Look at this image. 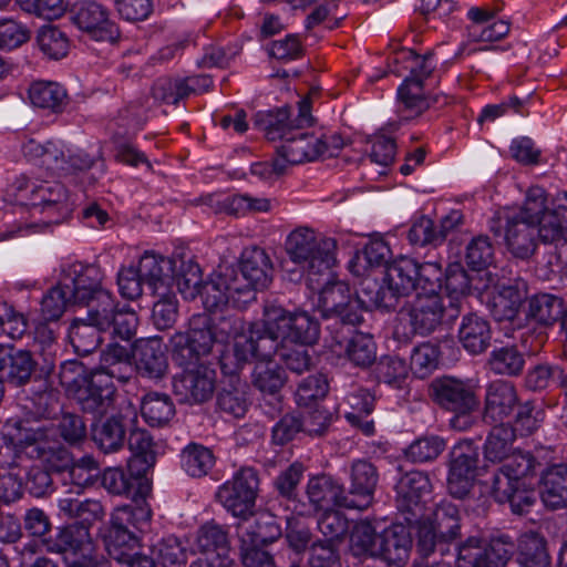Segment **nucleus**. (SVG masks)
Wrapping results in <instances>:
<instances>
[{
  "instance_id": "c9c22d12",
  "label": "nucleus",
  "mask_w": 567,
  "mask_h": 567,
  "mask_svg": "<svg viewBox=\"0 0 567 567\" xmlns=\"http://www.w3.org/2000/svg\"><path fill=\"white\" fill-rule=\"evenodd\" d=\"M133 353L126 346L110 343L101 352L100 364L93 372L106 374L111 381L128 382L135 374Z\"/></svg>"
},
{
  "instance_id": "603ef678",
  "label": "nucleus",
  "mask_w": 567,
  "mask_h": 567,
  "mask_svg": "<svg viewBox=\"0 0 567 567\" xmlns=\"http://www.w3.org/2000/svg\"><path fill=\"white\" fill-rule=\"evenodd\" d=\"M104 331L93 327L83 317H76L69 327V339L79 355L85 357L94 352L102 342L101 334Z\"/></svg>"
},
{
  "instance_id": "393cba45",
  "label": "nucleus",
  "mask_w": 567,
  "mask_h": 567,
  "mask_svg": "<svg viewBox=\"0 0 567 567\" xmlns=\"http://www.w3.org/2000/svg\"><path fill=\"white\" fill-rule=\"evenodd\" d=\"M116 388L103 373L91 372L90 381L74 395L80 409L85 413L102 416L115 404Z\"/></svg>"
},
{
  "instance_id": "37998d69",
  "label": "nucleus",
  "mask_w": 567,
  "mask_h": 567,
  "mask_svg": "<svg viewBox=\"0 0 567 567\" xmlns=\"http://www.w3.org/2000/svg\"><path fill=\"white\" fill-rule=\"evenodd\" d=\"M540 498L546 507L558 509L567 504V465L550 466L542 476L539 491Z\"/></svg>"
},
{
  "instance_id": "052dcab7",
  "label": "nucleus",
  "mask_w": 567,
  "mask_h": 567,
  "mask_svg": "<svg viewBox=\"0 0 567 567\" xmlns=\"http://www.w3.org/2000/svg\"><path fill=\"white\" fill-rule=\"evenodd\" d=\"M379 534L369 522L357 524L350 536V551L354 557L375 560Z\"/></svg>"
},
{
  "instance_id": "aec40b11",
  "label": "nucleus",
  "mask_w": 567,
  "mask_h": 567,
  "mask_svg": "<svg viewBox=\"0 0 567 567\" xmlns=\"http://www.w3.org/2000/svg\"><path fill=\"white\" fill-rule=\"evenodd\" d=\"M349 487L346 488V508L363 511L373 499L379 483L377 466L369 460H354L349 468Z\"/></svg>"
},
{
  "instance_id": "f8f14e48",
  "label": "nucleus",
  "mask_w": 567,
  "mask_h": 567,
  "mask_svg": "<svg viewBox=\"0 0 567 567\" xmlns=\"http://www.w3.org/2000/svg\"><path fill=\"white\" fill-rule=\"evenodd\" d=\"M259 475L252 467H241L231 480L218 487L217 498L236 517L246 518L252 514L259 492Z\"/></svg>"
},
{
  "instance_id": "864d4df0",
  "label": "nucleus",
  "mask_w": 567,
  "mask_h": 567,
  "mask_svg": "<svg viewBox=\"0 0 567 567\" xmlns=\"http://www.w3.org/2000/svg\"><path fill=\"white\" fill-rule=\"evenodd\" d=\"M118 306L116 298L110 290L102 291L100 296L82 306L86 308V313L83 318L97 329H102L105 332L111 331L114 313Z\"/></svg>"
},
{
  "instance_id": "338daca9",
  "label": "nucleus",
  "mask_w": 567,
  "mask_h": 567,
  "mask_svg": "<svg viewBox=\"0 0 567 567\" xmlns=\"http://www.w3.org/2000/svg\"><path fill=\"white\" fill-rule=\"evenodd\" d=\"M37 42L43 54L53 60L64 58L70 49L66 34L53 25L42 27L38 32Z\"/></svg>"
},
{
  "instance_id": "de8ad7c7",
  "label": "nucleus",
  "mask_w": 567,
  "mask_h": 567,
  "mask_svg": "<svg viewBox=\"0 0 567 567\" xmlns=\"http://www.w3.org/2000/svg\"><path fill=\"white\" fill-rule=\"evenodd\" d=\"M518 561L522 567H549L550 556L547 540L537 532H526L517 543Z\"/></svg>"
},
{
  "instance_id": "7ed1b4c3",
  "label": "nucleus",
  "mask_w": 567,
  "mask_h": 567,
  "mask_svg": "<svg viewBox=\"0 0 567 567\" xmlns=\"http://www.w3.org/2000/svg\"><path fill=\"white\" fill-rule=\"evenodd\" d=\"M285 249L290 260L307 272L309 287L320 284L317 276L329 277L336 259L337 241L330 237H317L312 228L302 226L292 230L286 238Z\"/></svg>"
},
{
  "instance_id": "774afa93",
  "label": "nucleus",
  "mask_w": 567,
  "mask_h": 567,
  "mask_svg": "<svg viewBox=\"0 0 567 567\" xmlns=\"http://www.w3.org/2000/svg\"><path fill=\"white\" fill-rule=\"evenodd\" d=\"M495 259L494 246L486 235L474 237L466 246V265L475 271H482L493 265Z\"/></svg>"
},
{
  "instance_id": "9b49d317",
  "label": "nucleus",
  "mask_w": 567,
  "mask_h": 567,
  "mask_svg": "<svg viewBox=\"0 0 567 567\" xmlns=\"http://www.w3.org/2000/svg\"><path fill=\"white\" fill-rule=\"evenodd\" d=\"M516 549L513 538L505 534L491 538L487 544L477 536H471L460 546H454L457 567H505Z\"/></svg>"
},
{
  "instance_id": "72a5a7b5",
  "label": "nucleus",
  "mask_w": 567,
  "mask_h": 567,
  "mask_svg": "<svg viewBox=\"0 0 567 567\" xmlns=\"http://www.w3.org/2000/svg\"><path fill=\"white\" fill-rule=\"evenodd\" d=\"M133 358L137 371L150 379H161L168 368L165 349L158 338L140 340L135 344Z\"/></svg>"
},
{
  "instance_id": "a211bd4d",
  "label": "nucleus",
  "mask_w": 567,
  "mask_h": 567,
  "mask_svg": "<svg viewBox=\"0 0 567 567\" xmlns=\"http://www.w3.org/2000/svg\"><path fill=\"white\" fill-rule=\"evenodd\" d=\"M255 360L258 362L251 373V383L264 395L260 403L261 410L274 419L282 410L280 391L287 381V374L282 367L271 361V358Z\"/></svg>"
},
{
  "instance_id": "1a4fd4ad",
  "label": "nucleus",
  "mask_w": 567,
  "mask_h": 567,
  "mask_svg": "<svg viewBox=\"0 0 567 567\" xmlns=\"http://www.w3.org/2000/svg\"><path fill=\"white\" fill-rule=\"evenodd\" d=\"M445 305L440 293H417L413 300L406 302L400 310V320L410 324L411 334L422 337L434 332L444 319L453 321L460 315L458 306L450 300Z\"/></svg>"
},
{
  "instance_id": "c03bdc74",
  "label": "nucleus",
  "mask_w": 567,
  "mask_h": 567,
  "mask_svg": "<svg viewBox=\"0 0 567 567\" xmlns=\"http://www.w3.org/2000/svg\"><path fill=\"white\" fill-rule=\"evenodd\" d=\"M141 414L152 427L167 425L176 414L175 404L167 393L151 391L141 400Z\"/></svg>"
},
{
  "instance_id": "20e7f679",
  "label": "nucleus",
  "mask_w": 567,
  "mask_h": 567,
  "mask_svg": "<svg viewBox=\"0 0 567 567\" xmlns=\"http://www.w3.org/2000/svg\"><path fill=\"white\" fill-rule=\"evenodd\" d=\"M152 511L147 504L123 505L111 515L110 527L104 537L109 556L122 563L136 554L141 547V533L150 525Z\"/></svg>"
},
{
  "instance_id": "f257e3e1",
  "label": "nucleus",
  "mask_w": 567,
  "mask_h": 567,
  "mask_svg": "<svg viewBox=\"0 0 567 567\" xmlns=\"http://www.w3.org/2000/svg\"><path fill=\"white\" fill-rule=\"evenodd\" d=\"M245 331L244 319L235 313H196L188 322L186 331H178L169 339L172 360L181 364L194 363L198 358L208 357L215 343L249 337Z\"/></svg>"
},
{
  "instance_id": "ea45409f",
  "label": "nucleus",
  "mask_w": 567,
  "mask_h": 567,
  "mask_svg": "<svg viewBox=\"0 0 567 567\" xmlns=\"http://www.w3.org/2000/svg\"><path fill=\"white\" fill-rule=\"evenodd\" d=\"M240 542L250 546H266L281 536V528L275 516L261 513L252 520L248 517L238 526Z\"/></svg>"
},
{
  "instance_id": "b1692460",
  "label": "nucleus",
  "mask_w": 567,
  "mask_h": 567,
  "mask_svg": "<svg viewBox=\"0 0 567 567\" xmlns=\"http://www.w3.org/2000/svg\"><path fill=\"white\" fill-rule=\"evenodd\" d=\"M478 464V453L471 445L455 446L451 452L447 488L456 498L465 497L473 485Z\"/></svg>"
},
{
  "instance_id": "ddd939ff",
  "label": "nucleus",
  "mask_w": 567,
  "mask_h": 567,
  "mask_svg": "<svg viewBox=\"0 0 567 567\" xmlns=\"http://www.w3.org/2000/svg\"><path fill=\"white\" fill-rule=\"evenodd\" d=\"M2 440L16 457L25 456L31 460L45 456L44 453L50 451V445H54L51 429L23 421L8 423L3 427Z\"/></svg>"
},
{
  "instance_id": "8fccbe9b",
  "label": "nucleus",
  "mask_w": 567,
  "mask_h": 567,
  "mask_svg": "<svg viewBox=\"0 0 567 567\" xmlns=\"http://www.w3.org/2000/svg\"><path fill=\"white\" fill-rule=\"evenodd\" d=\"M486 364L494 374L517 377L524 370L525 355L514 344L495 347Z\"/></svg>"
},
{
  "instance_id": "f03ea898",
  "label": "nucleus",
  "mask_w": 567,
  "mask_h": 567,
  "mask_svg": "<svg viewBox=\"0 0 567 567\" xmlns=\"http://www.w3.org/2000/svg\"><path fill=\"white\" fill-rule=\"evenodd\" d=\"M292 313L281 306L267 303L262 320L252 322L249 337H241L231 353L219 359L224 374L236 375L251 359H268L279 352V346L288 339Z\"/></svg>"
},
{
  "instance_id": "09e8293b",
  "label": "nucleus",
  "mask_w": 567,
  "mask_h": 567,
  "mask_svg": "<svg viewBox=\"0 0 567 567\" xmlns=\"http://www.w3.org/2000/svg\"><path fill=\"white\" fill-rule=\"evenodd\" d=\"M128 447L132 452L128 467L146 475L156 462L152 435L144 429L133 430L128 436Z\"/></svg>"
},
{
  "instance_id": "0eeeda50",
  "label": "nucleus",
  "mask_w": 567,
  "mask_h": 567,
  "mask_svg": "<svg viewBox=\"0 0 567 567\" xmlns=\"http://www.w3.org/2000/svg\"><path fill=\"white\" fill-rule=\"evenodd\" d=\"M318 284L311 290L318 291V309L321 317L326 320H333L332 323L327 326V330L331 334L334 330L344 327H355L362 322V311L359 307V301L354 300L351 296L350 287L342 281H331V269H329V277L317 276Z\"/></svg>"
},
{
  "instance_id": "2eb2a0df",
  "label": "nucleus",
  "mask_w": 567,
  "mask_h": 567,
  "mask_svg": "<svg viewBox=\"0 0 567 567\" xmlns=\"http://www.w3.org/2000/svg\"><path fill=\"white\" fill-rule=\"evenodd\" d=\"M137 422V410L130 400H123L118 411L91 425V439L103 453H115L123 449L126 427Z\"/></svg>"
},
{
  "instance_id": "69168bd1",
  "label": "nucleus",
  "mask_w": 567,
  "mask_h": 567,
  "mask_svg": "<svg viewBox=\"0 0 567 567\" xmlns=\"http://www.w3.org/2000/svg\"><path fill=\"white\" fill-rule=\"evenodd\" d=\"M512 425L514 435L529 436L536 432L544 421V411L532 401L518 403Z\"/></svg>"
},
{
  "instance_id": "e2e57ef3",
  "label": "nucleus",
  "mask_w": 567,
  "mask_h": 567,
  "mask_svg": "<svg viewBox=\"0 0 567 567\" xmlns=\"http://www.w3.org/2000/svg\"><path fill=\"white\" fill-rule=\"evenodd\" d=\"M152 553L163 567H184L188 559V549L176 536H167L156 543Z\"/></svg>"
},
{
  "instance_id": "c756f323",
  "label": "nucleus",
  "mask_w": 567,
  "mask_h": 567,
  "mask_svg": "<svg viewBox=\"0 0 567 567\" xmlns=\"http://www.w3.org/2000/svg\"><path fill=\"white\" fill-rule=\"evenodd\" d=\"M539 239L537 227L533 221L506 216L504 243L512 257L529 260L536 252Z\"/></svg>"
},
{
  "instance_id": "f704fd0d",
  "label": "nucleus",
  "mask_w": 567,
  "mask_h": 567,
  "mask_svg": "<svg viewBox=\"0 0 567 567\" xmlns=\"http://www.w3.org/2000/svg\"><path fill=\"white\" fill-rule=\"evenodd\" d=\"M457 338L470 354H481L491 346V324L484 317L468 312L462 317Z\"/></svg>"
},
{
  "instance_id": "473e14b6",
  "label": "nucleus",
  "mask_w": 567,
  "mask_h": 567,
  "mask_svg": "<svg viewBox=\"0 0 567 567\" xmlns=\"http://www.w3.org/2000/svg\"><path fill=\"white\" fill-rule=\"evenodd\" d=\"M353 327H344L334 330L331 334L338 346L346 343V354L351 363L360 368L371 365L377 358V344L370 334L354 332L351 337Z\"/></svg>"
},
{
  "instance_id": "4be33fe9",
  "label": "nucleus",
  "mask_w": 567,
  "mask_h": 567,
  "mask_svg": "<svg viewBox=\"0 0 567 567\" xmlns=\"http://www.w3.org/2000/svg\"><path fill=\"white\" fill-rule=\"evenodd\" d=\"M102 486L113 495L125 496L133 506L146 503L151 493V483L146 475L138 474L136 470L124 471L120 467L106 468L101 478Z\"/></svg>"
},
{
  "instance_id": "7c9ffc66",
  "label": "nucleus",
  "mask_w": 567,
  "mask_h": 567,
  "mask_svg": "<svg viewBox=\"0 0 567 567\" xmlns=\"http://www.w3.org/2000/svg\"><path fill=\"white\" fill-rule=\"evenodd\" d=\"M412 539L403 525H392L379 534L375 560L378 565L390 567L403 566L409 558Z\"/></svg>"
},
{
  "instance_id": "39448f33",
  "label": "nucleus",
  "mask_w": 567,
  "mask_h": 567,
  "mask_svg": "<svg viewBox=\"0 0 567 567\" xmlns=\"http://www.w3.org/2000/svg\"><path fill=\"white\" fill-rule=\"evenodd\" d=\"M460 532L461 513L458 507L450 501H442L419 522L417 550L424 558L436 554L441 557H453L451 547L460 536Z\"/></svg>"
},
{
  "instance_id": "9d476101",
  "label": "nucleus",
  "mask_w": 567,
  "mask_h": 567,
  "mask_svg": "<svg viewBox=\"0 0 567 567\" xmlns=\"http://www.w3.org/2000/svg\"><path fill=\"white\" fill-rule=\"evenodd\" d=\"M49 551L62 554L66 567H107V560L96 554L90 529L85 524H69L47 540Z\"/></svg>"
},
{
  "instance_id": "3c124183",
  "label": "nucleus",
  "mask_w": 567,
  "mask_h": 567,
  "mask_svg": "<svg viewBox=\"0 0 567 567\" xmlns=\"http://www.w3.org/2000/svg\"><path fill=\"white\" fill-rule=\"evenodd\" d=\"M515 439L509 422L494 423L483 446L485 460L493 463L503 462L511 454Z\"/></svg>"
},
{
  "instance_id": "bb28decb",
  "label": "nucleus",
  "mask_w": 567,
  "mask_h": 567,
  "mask_svg": "<svg viewBox=\"0 0 567 567\" xmlns=\"http://www.w3.org/2000/svg\"><path fill=\"white\" fill-rule=\"evenodd\" d=\"M518 404V394L512 382L495 380L486 385L483 421L487 424L505 423Z\"/></svg>"
},
{
  "instance_id": "dca6fc26",
  "label": "nucleus",
  "mask_w": 567,
  "mask_h": 567,
  "mask_svg": "<svg viewBox=\"0 0 567 567\" xmlns=\"http://www.w3.org/2000/svg\"><path fill=\"white\" fill-rule=\"evenodd\" d=\"M296 121V130L281 141L282 144L278 151L280 158L285 161L287 169L306 161L318 158V152L312 147L313 135L302 131L313 123L311 106L308 100L303 99L298 103Z\"/></svg>"
},
{
  "instance_id": "bf43d9fd",
  "label": "nucleus",
  "mask_w": 567,
  "mask_h": 567,
  "mask_svg": "<svg viewBox=\"0 0 567 567\" xmlns=\"http://www.w3.org/2000/svg\"><path fill=\"white\" fill-rule=\"evenodd\" d=\"M374 375L379 383L402 389L409 375V367L398 355H382L375 363Z\"/></svg>"
},
{
  "instance_id": "13d9d810",
  "label": "nucleus",
  "mask_w": 567,
  "mask_h": 567,
  "mask_svg": "<svg viewBox=\"0 0 567 567\" xmlns=\"http://www.w3.org/2000/svg\"><path fill=\"white\" fill-rule=\"evenodd\" d=\"M196 544L203 554L224 557L229 548L228 533L216 522H207L198 528Z\"/></svg>"
},
{
  "instance_id": "6e6d98bb",
  "label": "nucleus",
  "mask_w": 567,
  "mask_h": 567,
  "mask_svg": "<svg viewBox=\"0 0 567 567\" xmlns=\"http://www.w3.org/2000/svg\"><path fill=\"white\" fill-rule=\"evenodd\" d=\"M563 299L550 293H538L529 298L527 318L542 326L554 324L563 313Z\"/></svg>"
},
{
  "instance_id": "c85d7f7f",
  "label": "nucleus",
  "mask_w": 567,
  "mask_h": 567,
  "mask_svg": "<svg viewBox=\"0 0 567 567\" xmlns=\"http://www.w3.org/2000/svg\"><path fill=\"white\" fill-rule=\"evenodd\" d=\"M233 277L227 268L219 274H213L202 285L198 293L203 307L209 313L221 310L226 305L231 303L234 308L244 309L248 302H243L239 291L233 288Z\"/></svg>"
},
{
  "instance_id": "e433bc0d",
  "label": "nucleus",
  "mask_w": 567,
  "mask_h": 567,
  "mask_svg": "<svg viewBox=\"0 0 567 567\" xmlns=\"http://www.w3.org/2000/svg\"><path fill=\"white\" fill-rule=\"evenodd\" d=\"M391 72L402 75V70L409 71L410 75L405 80H417L421 84L431 76L436 63L434 54L429 52L424 55L417 54L411 49H402L389 58Z\"/></svg>"
},
{
  "instance_id": "6e6552de",
  "label": "nucleus",
  "mask_w": 567,
  "mask_h": 567,
  "mask_svg": "<svg viewBox=\"0 0 567 567\" xmlns=\"http://www.w3.org/2000/svg\"><path fill=\"white\" fill-rule=\"evenodd\" d=\"M233 277V288L239 291L243 302L256 300L258 291L269 287L274 276V265L266 249L258 246L246 247L238 267H226Z\"/></svg>"
},
{
  "instance_id": "423d86ee",
  "label": "nucleus",
  "mask_w": 567,
  "mask_h": 567,
  "mask_svg": "<svg viewBox=\"0 0 567 567\" xmlns=\"http://www.w3.org/2000/svg\"><path fill=\"white\" fill-rule=\"evenodd\" d=\"M429 391L432 401L441 410L451 413L449 426L452 430L465 432L474 425V413L480 408V400L468 381L444 375L434 379Z\"/></svg>"
},
{
  "instance_id": "4c0bfd02",
  "label": "nucleus",
  "mask_w": 567,
  "mask_h": 567,
  "mask_svg": "<svg viewBox=\"0 0 567 567\" xmlns=\"http://www.w3.org/2000/svg\"><path fill=\"white\" fill-rule=\"evenodd\" d=\"M374 401V396L363 388H354L344 396V404L350 409L344 411L346 420L368 436L374 433V422L369 419Z\"/></svg>"
},
{
  "instance_id": "58836bf2",
  "label": "nucleus",
  "mask_w": 567,
  "mask_h": 567,
  "mask_svg": "<svg viewBox=\"0 0 567 567\" xmlns=\"http://www.w3.org/2000/svg\"><path fill=\"white\" fill-rule=\"evenodd\" d=\"M436 97L431 100L424 93V85L417 80H404L396 93V114L401 121H409L421 115Z\"/></svg>"
},
{
  "instance_id": "2f4dec72",
  "label": "nucleus",
  "mask_w": 567,
  "mask_h": 567,
  "mask_svg": "<svg viewBox=\"0 0 567 567\" xmlns=\"http://www.w3.org/2000/svg\"><path fill=\"white\" fill-rule=\"evenodd\" d=\"M174 261L162 255L145 251L138 261V270L152 293L169 291L174 286Z\"/></svg>"
},
{
  "instance_id": "680f3d73",
  "label": "nucleus",
  "mask_w": 567,
  "mask_h": 567,
  "mask_svg": "<svg viewBox=\"0 0 567 567\" xmlns=\"http://www.w3.org/2000/svg\"><path fill=\"white\" fill-rule=\"evenodd\" d=\"M217 405L221 412L227 413L236 419L245 416L249 406L246 385L240 383H230L224 386L218 392Z\"/></svg>"
},
{
  "instance_id": "4d7b16f0",
  "label": "nucleus",
  "mask_w": 567,
  "mask_h": 567,
  "mask_svg": "<svg viewBox=\"0 0 567 567\" xmlns=\"http://www.w3.org/2000/svg\"><path fill=\"white\" fill-rule=\"evenodd\" d=\"M524 293L514 286H503L492 298L489 308L496 321H512L517 316Z\"/></svg>"
},
{
  "instance_id": "f3484780",
  "label": "nucleus",
  "mask_w": 567,
  "mask_h": 567,
  "mask_svg": "<svg viewBox=\"0 0 567 567\" xmlns=\"http://www.w3.org/2000/svg\"><path fill=\"white\" fill-rule=\"evenodd\" d=\"M103 272L95 265L74 261L61 268V279L73 306L81 307L100 296L102 291H107L109 289L103 287Z\"/></svg>"
},
{
  "instance_id": "79ce46f5",
  "label": "nucleus",
  "mask_w": 567,
  "mask_h": 567,
  "mask_svg": "<svg viewBox=\"0 0 567 567\" xmlns=\"http://www.w3.org/2000/svg\"><path fill=\"white\" fill-rule=\"evenodd\" d=\"M28 96L34 107L50 113H62L68 105L66 90L53 81L38 80L30 84Z\"/></svg>"
},
{
  "instance_id": "49530a36",
  "label": "nucleus",
  "mask_w": 567,
  "mask_h": 567,
  "mask_svg": "<svg viewBox=\"0 0 567 567\" xmlns=\"http://www.w3.org/2000/svg\"><path fill=\"white\" fill-rule=\"evenodd\" d=\"M431 482L429 476L421 471H410L401 476L395 485L399 501L402 507L412 512L413 506H417L423 496L431 493Z\"/></svg>"
},
{
  "instance_id": "5701e85b",
  "label": "nucleus",
  "mask_w": 567,
  "mask_h": 567,
  "mask_svg": "<svg viewBox=\"0 0 567 567\" xmlns=\"http://www.w3.org/2000/svg\"><path fill=\"white\" fill-rule=\"evenodd\" d=\"M417 261L409 257H399L386 265L383 284L390 292L383 299L386 310H394L401 297L417 289Z\"/></svg>"
},
{
  "instance_id": "a19ab883",
  "label": "nucleus",
  "mask_w": 567,
  "mask_h": 567,
  "mask_svg": "<svg viewBox=\"0 0 567 567\" xmlns=\"http://www.w3.org/2000/svg\"><path fill=\"white\" fill-rule=\"evenodd\" d=\"M307 495L310 503L318 508L329 505L346 508V487L329 474L311 477L307 484Z\"/></svg>"
},
{
  "instance_id": "4468645a",
  "label": "nucleus",
  "mask_w": 567,
  "mask_h": 567,
  "mask_svg": "<svg viewBox=\"0 0 567 567\" xmlns=\"http://www.w3.org/2000/svg\"><path fill=\"white\" fill-rule=\"evenodd\" d=\"M205 358H198L194 363L181 364L183 371L173 378L174 393L179 401L198 404L208 401L215 390V371L204 363Z\"/></svg>"
},
{
  "instance_id": "cd10ccee",
  "label": "nucleus",
  "mask_w": 567,
  "mask_h": 567,
  "mask_svg": "<svg viewBox=\"0 0 567 567\" xmlns=\"http://www.w3.org/2000/svg\"><path fill=\"white\" fill-rule=\"evenodd\" d=\"M213 85L208 75H193L187 78H158L152 86V96L164 104L176 105L179 101L206 92Z\"/></svg>"
},
{
  "instance_id": "a18cd8bd",
  "label": "nucleus",
  "mask_w": 567,
  "mask_h": 567,
  "mask_svg": "<svg viewBox=\"0 0 567 567\" xmlns=\"http://www.w3.org/2000/svg\"><path fill=\"white\" fill-rule=\"evenodd\" d=\"M296 117H291L289 106L277 110L258 112L255 116V125L258 126L269 141H282L296 130Z\"/></svg>"
},
{
  "instance_id": "0e129e2a",
  "label": "nucleus",
  "mask_w": 567,
  "mask_h": 567,
  "mask_svg": "<svg viewBox=\"0 0 567 567\" xmlns=\"http://www.w3.org/2000/svg\"><path fill=\"white\" fill-rule=\"evenodd\" d=\"M329 392V382L324 374L316 373L303 378L296 390V402L299 406L308 408L323 400Z\"/></svg>"
},
{
  "instance_id": "412c9836",
  "label": "nucleus",
  "mask_w": 567,
  "mask_h": 567,
  "mask_svg": "<svg viewBox=\"0 0 567 567\" xmlns=\"http://www.w3.org/2000/svg\"><path fill=\"white\" fill-rule=\"evenodd\" d=\"M33 206L40 207L48 223L61 224L73 213L76 200L65 186L58 179H42L32 192Z\"/></svg>"
},
{
  "instance_id": "5fc2aeb1",
  "label": "nucleus",
  "mask_w": 567,
  "mask_h": 567,
  "mask_svg": "<svg viewBox=\"0 0 567 567\" xmlns=\"http://www.w3.org/2000/svg\"><path fill=\"white\" fill-rule=\"evenodd\" d=\"M181 466L192 477H203L215 465L213 451L203 444L192 442L181 452Z\"/></svg>"
},
{
  "instance_id": "6ab92c4d",
  "label": "nucleus",
  "mask_w": 567,
  "mask_h": 567,
  "mask_svg": "<svg viewBox=\"0 0 567 567\" xmlns=\"http://www.w3.org/2000/svg\"><path fill=\"white\" fill-rule=\"evenodd\" d=\"M72 22L95 41L115 42L118 27L110 19L109 9L95 0H81L71 10Z\"/></svg>"
},
{
  "instance_id": "a878e982",
  "label": "nucleus",
  "mask_w": 567,
  "mask_h": 567,
  "mask_svg": "<svg viewBox=\"0 0 567 567\" xmlns=\"http://www.w3.org/2000/svg\"><path fill=\"white\" fill-rule=\"evenodd\" d=\"M38 363L28 349L0 342V373L12 386H24L31 381Z\"/></svg>"
}]
</instances>
